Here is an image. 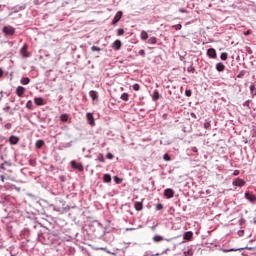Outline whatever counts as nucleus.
Here are the masks:
<instances>
[{"instance_id":"nucleus-1","label":"nucleus","mask_w":256,"mask_h":256,"mask_svg":"<svg viewBox=\"0 0 256 256\" xmlns=\"http://www.w3.org/2000/svg\"><path fill=\"white\" fill-rule=\"evenodd\" d=\"M70 165H71L72 169H76L77 171H80V172L83 171V169H84L83 164H81L75 160H72L70 162Z\"/></svg>"},{"instance_id":"nucleus-2","label":"nucleus","mask_w":256,"mask_h":256,"mask_svg":"<svg viewBox=\"0 0 256 256\" xmlns=\"http://www.w3.org/2000/svg\"><path fill=\"white\" fill-rule=\"evenodd\" d=\"M245 199L250 201V203H256V195L253 192H245Z\"/></svg>"},{"instance_id":"nucleus-3","label":"nucleus","mask_w":256,"mask_h":256,"mask_svg":"<svg viewBox=\"0 0 256 256\" xmlns=\"http://www.w3.org/2000/svg\"><path fill=\"white\" fill-rule=\"evenodd\" d=\"M2 31L5 35H15V28L13 26H5Z\"/></svg>"},{"instance_id":"nucleus-4","label":"nucleus","mask_w":256,"mask_h":256,"mask_svg":"<svg viewBox=\"0 0 256 256\" xmlns=\"http://www.w3.org/2000/svg\"><path fill=\"white\" fill-rule=\"evenodd\" d=\"M245 180L241 179V178H236L233 182L232 185L234 187H245Z\"/></svg>"},{"instance_id":"nucleus-5","label":"nucleus","mask_w":256,"mask_h":256,"mask_svg":"<svg viewBox=\"0 0 256 256\" xmlns=\"http://www.w3.org/2000/svg\"><path fill=\"white\" fill-rule=\"evenodd\" d=\"M164 196L166 199H173V197H175V191L171 188H167L164 190Z\"/></svg>"},{"instance_id":"nucleus-6","label":"nucleus","mask_w":256,"mask_h":256,"mask_svg":"<svg viewBox=\"0 0 256 256\" xmlns=\"http://www.w3.org/2000/svg\"><path fill=\"white\" fill-rule=\"evenodd\" d=\"M122 17H123V12L118 11L112 20V25H117L121 21Z\"/></svg>"},{"instance_id":"nucleus-7","label":"nucleus","mask_w":256,"mask_h":256,"mask_svg":"<svg viewBox=\"0 0 256 256\" xmlns=\"http://www.w3.org/2000/svg\"><path fill=\"white\" fill-rule=\"evenodd\" d=\"M29 49V46L27 44H24V46L20 49V55L24 58H27L30 56L29 52L27 51Z\"/></svg>"},{"instance_id":"nucleus-8","label":"nucleus","mask_w":256,"mask_h":256,"mask_svg":"<svg viewBox=\"0 0 256 256\" xmlns=\"http://www.w3.org/2000/svg\"><path fill=\"white\" fill-rule=\"evenodd\" d=\"M123 47V43H121V40H116L112 43V48L114 51H119Z\"/></svg>"},{"instance_id":"nucleus-9","label":"nucleus","mask_w":256,"mask_h":256,"mask_svg":"<svg viewBox=\"0 0 256 256\" xmlns=\"http://www.w3.org/2000/svg\"><path fill=\"white\" fill-rule=\"evenodd\" d=\"M207 55L210 57V59H217V51L214 48L208 49Z\"/></svg>"},{"instance_id":"nucleus-10","label":"nucleus","mask_w":256,"mask_h":256,"mask_svg":"<svg viewBox=\"0 0 256 256\" xmlns=\"http://www.w3.org/2000/svg\"><path fill=\"white\" fill-rule=\"evenodd\" d=\"M86 119H87L89 125H91L92 127H95V118L93 117V115L91 113L88 112L86 114Z\"/></svg>"},{"instance_id":"nucleus-11","label":"nucleus","mask_w":256,"mask_h":256,"mask_svg":"<svg viewBox=\"0 0 256 256\" xmlns=\"http://www.w3.org/2000/svg\"><path fill=\"white\" fill-rule=\"evenodd\" d=\"M16 95H17L18 97H23V96L25 95V87H23V86H18V87L16 88Z\"/></svg>"},{"instance_id":"nucleus-12","label":"nucleus","mask_w":256,"mask_h":256,"mask_svg":"<svg viewBox=\"0 0 256 256\" xmlns=\"http://www.w3.org/2000/svg\"><path fill=\"white\" fill-rule=\"evenodd\" d=\"M34 103L38 106L45 105V100L41 97H36L34 98Z\"/></svg>"},{"instance_id":"nucleus-13","label":"nucleus","mask_w":256,"mask_h":256,"mask_svg":"<svg viewBox=\"0 0 256 256\" xmlns=\"http://www.w3.org/2000/svg\"><path fill=\"white\" fill-rule=\"evenodd\" d=\"M152 99L153 101H159V99H161V94H159V91L155 90L152 93Z\"/></svg>"},{"instance_id":"nucleus-14","label":"nucleus","mask_w":256,"mask_h":256,"mask_svg":"<svg viewBox=\"0 0 256 256\" xmlns=\"http://www.w3.org/2000/svg\"><path fill=\"white\" fill-rule=\"evenodd\" d=\"M140 39L142 41H147V39H149V34H147V31L142 30L141 34H140Z\"/></svg>"},{"instance_id":"nucleus-15","label":"nucleus","mask_w":256,"mask_h":256,"mask_svg":"<svg viewBox=\"0 0 256 256\" xmlns=\"http://www.w3.org/2000/svg\"><path fill=\"white\" fill-rule=\"evenodd\" d=\"M10 144L11 145H17V143H19V137L17 136H11L9 138Z\"/></svg>"},{"instance_id":"nucleus-16","label":"nucleus","mask_w":256,"mask_h":256,"mask_svg":"<svg viewBox=\"0 0 256 256\" xmlns=\"http://www.w3.org/2000/svg\"><path fill=\"white\" fill-rule=\"evenodd\" d=\"M89 96L91 97V99H92L93 101L97 100L98 97H99V95L97 94V91H94V90H91V91L89 92Z\"/></svg>"},{"instance_id":"nucleus-17","label":"nucleus","mask_w":256,"mask_h":256,"mask_svg":"<svg viewBox=\"0 0 256 256\" xmlns=\"http://www.w3.org/2000/svg\"><path fill=\"white\" fill-rule=\"evenodd\" d=\"M134 207L136 211H143V202H135Z\"/></svg>"},{"instance_id":"nucleus-18","label":"nucleus","mask_w":256,"mask_h":256,"mask_svg":"<svg viewBox=\"0 0 256 256\" xmlns=\"http://www.w3.org/2000/svg\"><path fill=\"white\" fill-rule=\"evenodd\" d=\"M216 70L219 72L225 71V64L219 62L216 64Z\"/></svg>"},{"instance_id":"nucleus-19","label":"nucleus","mask_w":256,"mask_h":256,"mask_svg":"<svg viewBox=\"0 0 256 256\" xmlns=\"http://www.w3.org/2000/svg\"><path fill=\"white\" fill-rule=\"evenodd\" d=\"M60 121L62 123H67V121H69V114H62V115H60Z\"/></svg>"},{"instance_id":"nucleus-20","label":"nucleus","mask_w":256,"mask_h":256,"mask_svg":"<svg viewBox=\"0 0 256 256\" xmlns=\"http://www.w3.org/2000/svg\"><path fill=\"white\" fill-rule=\"evenodd\" d=\"M20 83L22 85H29V83H31V79H29V77H23L21 80H20Z\"/></svg>"},{"instance_id":"nucleus-21","label":"nucleus","mask_w":256,"mask_h":256,"mask_svg":"<svg viewBox=\"0 0 256 256\" xmlns=\"http://www.w3.org/2000/svg\"><path fill=\"white\" fill-rule=\"evenodd\" d=\"M43 145H45V141H43V140H37L35 143L36 149H41V147H43Z\"/></svg>"},{"instance_id":"nucleus-22","label":"nucleus","mask_w":256,"mask_h":256,"mask_svg":"<svg viewBox=\"0 0 256 256\" xmlns=\"http://www.w3.org/2000/svg\"><path fill=\"white\" fill-rule=\"evenodd\" d=\"M103 181H104V183H111V175L110 174H105L103 176Z\"/></svg>"},{"instance_id":"nucleus-23","label":"nucleus","mask_w":256,"mask_h":256,"mask_svg":"<svg viewBox=\"0 0 256 256\" xmlns=\"http://www.w3.org/2000/svg\"><path fill=\"white\" fill-rule=\"evenodd\" d=\"M153 241L155 243H161V241H163V236L156 235L153 237Z\"/></svg>"},{"instance_id":"nucleus-24","label":"nucleus","mask_w":256,"mask_h":256,"mask_svg":"<svg viewBox=\"0 0 256 256\" xmlns=\"http://www.w3.org/2000/svg\"><path fill=\"white\" fill-rule=\"evenodd\" d=\"M148 43L150 45H156L157 44V38L155 36L149 38Z\"/></svg>"},{"instance_id":"nucleus-25","label":"nucleus","mask_w":256,"mask_h":256,"mask_svg":"<svg viewBox=\"0 0 256 256\" xmlns=\"http://www.w3.org/2000/svg\"><path fill=\"white\" fill-rule=\"evenodd\" d=\"M229 54L227 52L221 53L220 58L222 61H227Z\"/></svg>"},{"instance_id":"nucleus-26","label":"nucleus","mask_w":256,"mask_h":256,"mask_svg":"<svg viewBox=\"0 0 256 256\" xmlns=\"http://www.w3.org/2000/svg\"><path fill=\"white\" fill-rule=\"evenodd\" d=\"M120 99H122V101H129V94L123 93V94L120 96Z\"/></svg>"},{"instance_id":"nucleus-27","label":"nucleus","mask_w":256,"mask_h":256,"mask_svg":"<svg viewBox=\"0 0 256 256\" xmlns=\"http://www.w3.org/2000/svg\"><path fill=\"white\" fill-rule=\"evenodd\" d=\"M97 159L100 163H105V156L102 153L98 154Z\"/></svg>"},{"instance_id":"nucleus-28","label":"nucleus","mask_w":256,"mask_h":256,"mask_svg":"<svg viewBox=\"0 0 256 256\" xmlns=\"http://www.w3.org/2000/svg\"><path fill=\"white\" fill-rule=\"evenodd\" d=\"M191 237H193V232H186L185 234H184V239H191Z\"/></svg>"},{"instance_id":"nucleus-29","label":"nucleus","mask_w":256,"mask_h":256,"mask_svg":"<svg viewBox=\"0 0 256 256\" xmlns=\"http://www.w3.org/2000/svg\"><path fill=\"white\" fill-rule=\"evenodd\" d=\"M117 35H118V37H121V35H125V30L123 28H119L117 30Z\"/></svg>"},{"instance_id":"nucleus-30","label":"nucleus","mask_w":256,"mask_h":256,"mask_svg":"<svg viewBox=\"0 0 256 256\" xmlns=\"http://www.w3.org/2000/svg\"><path fill=\"white\" fill-rule=\"evenodd\" d=\"M173 29H175L176 31H181V29H183V26L181 24H176L174 26H172Z\"/></svg>"},{"instance_id":"nucleus-31","label":"nucleus","mask_w":256,"mask_h":256,"mask_svg":"<svg viewBox=\"0 0 256 256\" xmlns=\"http://www.w3.org/2000/svg\"><path fill=\"white\" fill-rule=\"evenodd\" d=\"M245 76V70H242L239 72V74L237 75L238 79H242Z\"/></svg>"},{"instance_id":"nucleus-32","label":"nucleus","mask_w":256,"mask_h":256,"mask_svg":"<svg viewBox=\"0 0 256 256\" xmlns=\"http://www.w3.org/2000/svg\"><path fill=\"white\" fill-rule=\"evenodd\" d=\"M132 89H133L134 91H139V89H141V86H140L139 84H134V85L132 86Z\"/></svg>"},{"instance_id":"nucleus-33","label":"nucleus","mask_w":256,"mask_h":256,"mask_svg":"<svg viewBox=\"0 0 256 256\" xmlns=\"http://www.w3.org/2000/svg\"><path fill=\"white\" fill-rule=\"evenodd\" d=\"M163 159H164V161H170L171 156H169V154H164Z\"/></svg>"},{"instance_id":"nucleus-34","label":"nucleus","mask_w":256,"mask_h":256,"mask_svg":"<svg viewBox=\"0 0 256 256\" xmlns=\"http://www.w3.org/2000/svg\"><path fill=\"white\" fill-rule=\"evenodd\" d=\"M192 94H193V92H191V90H186L185 91L186 97H191Z\"/></svg>"},{"instance_id":"nucleus-35","label":"nucleus","mask_w":256,"mask_h":256,"mask_svg":"<svg viewBox=\"0 0 256 256\" xmlns=\"http://www.w3.org/2000/svg\"><path fill=\"white\" fill-rule=\"evenodd\" d=\"M33 103L31 102V100H29L27 103H26V107L27 109H31Z\"/></svg>"},{"instance_id":"nucleus-36","label":"nucleus","mask_w":256,"mask_h":256,"mask_svg":"<svg viewBox=\"0 0 256 256\" xmlns=\"http://www.w3.org/2000/svg\"><path fill=\"white\" fill-rule=\"evenodd\" d=\"M91 51H101V49L98 46H92Z\"/></svg>"},{"instance_id":"nucleus-37","label":"nucleus","mask_w":256,"mask_h":256,"mask_svg":"<svg viewBox=\"0 0 256 256\" xmlns=\"http://www.w3.org/2000/svg\"><path fill=\"white\" fill-rule=\"evenodd\" d=\"M5 165H11V164H9L8 162H5V163L1 164L0 169H2L3 171H5Z\"/></svg>"},{"instance_id":"nucleus-38","label":"nucleus","mask_w":256,"mask_h":256,"mask_svg":"<svg viewBox=\"0 0 256 256\" xmlns=\"http://www.w3.org/2000/svg\"><path fill=\"white\" fill-rule=\"evenodd\" d=\"M161 209H163V205L162 204H157L156 205V210L161 211Z\"/></svg>"},{"instance_id":"nucleus-39","label":"nucleus","mask_w":256,"mask_h":256,"mask_svg":"<svg viewBox=\"0 0 256 256\" xmlns=\"http://www.w3.org/2000/svg\"><path fill=\"white\" fill-rule=\"evenodd\" d=\"M106 157L108 159H113V157H115L111 152L107 153Z\"/></svg>"},{"instance_id":"nucleus-40","label":"nucleus","mask_w":256,"mask_h":256,"mask_svg":"<svg viewBox=\"0 0 256 256\" xmlns=\"http://www.w3.org/2000/svg\"><path fill=\"white\" fill-rule=\"evenodd\" d=\"M138 54L141 55V57H145V50H140Z\"/></svg>"},{"instance_id":"nucleus-41","label":"nucleus","mask_w":256,"mask_h":256,"mask_svg":"<svg viewBox=\"0 0 256 256\" xmlns=\"http://www.w3.org/2000/svg\"><path fill=\"white\" fill-rule=\"evenodd\" d=\"M114 181H116V183H118V184H119V183H121L120 178H119V177H117V176H115V177H114Z\"/></svg>"},{"instance_id":"nucleus-42","label":"nucleus","mask_w":256,"mask_h":256,"mask_svg":"<svg viewBox=\"0 0 256 256\" xmlns=\"http://www.w3.org/2000/svg\"><path fill=\"white\" fill-rule=\"evenodd\" d=\"M254 89H255V84L250 85V91H251V93H253Z\"/></svg>"},{"instance_id":"nucleus-43","label":"nucleus","mask_w":256,"mask_h":256,"mask_svg":"<svg viewBox=\"0 0 256 256\" xmlns=\"http://www.w3.org/2000/svg\"><path fill=\"white\" fill-rule=\"evenodd\" d=\"M239 173H240L239 170H235V171L233 172V175H234L235 177H237V175H239Z\"/></svg>"},{"instance_id":"nucleus-44","label":"nucleus","mask_w":256,"mask_h":256,"mask_svg":"<svg viewBox=\"0 0 256 256\" xmlns=\"http://www.w3.org/2000/svg\"><path fill=\"white\" fill-rule=\"evenodd\" d=\"M244 35L247 37V35H251V30H247L246 32H244Z\"/></svg>"},{"instance_id":"nucleus-45","label":"nucleus","mask_w":256,"mask_h":256,"mask_svg":"<svg viewBox=\"0 0 256 256\" xmlns=\"http://www.w3.org/2000/svg\"><path fill=\"white\" fill-rule=\"evenodd\" d=\"M0 179H1L2 183H5V176L1 175Z\"/></svg>"},{"instance_id":"nucleus-46","label":"nucleus","mask_w":256,"mask_h":256,"mask_svg":"<svg viewBox=\"0 0 256 256\" xmlns=\"http://www.w3.org/2000/svg\"><path fill=\"white\" fill-rule=\"evenodd\" d=\"M192 151H193V153H197V151H198L197 147H192Z\"/></svg>"},{"instance_id":"nucleus-47","label":"nucleus","mask_w":256,"mask_h":256,"mask_svg":"<svg viewBox=\"0 0 256 256\" xmlns=\"http://www.w3.org/2000/svg\"><path fill=\"white\" fill-rule=\"evenodd\" d=\"M179 12H180V13H187V10H185V9H180Z\"/></svg>"},{"instance_id":"nucleus-48","label":"nucleus","mask_w":256,"mask_h":256,"mask_svg":"<svg viewBox=\"0 0 256 256\" xmlns=\"http://www.w3.org/2000/svg\"><path fill=\"white\" fill-rule=\"evenodd\" d=\"M5 127H6L7 129H11V124H6Z\"/></svg>"},{"instance_id":"nucleus-49","label":"nucleus","mask_w":256,"mask_h":256,"mask_svg":"<svg viewBox=\"0 0 256 256\" xmlns=\"http://www.w3.org/2000/svg\"><path fill=\"white\" fill-rule=\"evenodd\" d=\"M0 77H3V70L0 69Z\"/></svg>"},{"instance_id":"nucleus-50","label":"nucleus","mask_w":256,"mask_h":256,"mask_svg":"<svg viewBox=\"0 0 256 256\" xmlns=\"http://www.w3.org/2000/svg\"><path fill=\"white\" fill-rule=\"evenodd\" d=\"M245 249H248V251H252L253 248L246 247Z\"/></svg>"},{"instance_id":"nucleus-51","label":"nucleus","mask_w":256,"mask_h":256,"mask_svg":"<svg viewBox=\"0 0 256 256\" xmlns=\"http://www.w3.org/2000/svg\"><path fill=\"white\" fill-rule=\"evenodd\" d=\"M237 251H243V248H238Z\"/></svg>"},{"instance_id":"nucleus-52","label":"nucleus","mask_w":256,"mask_h":256,"mask_svg":"<svg viewBox=\"0 0 256 256\" xmlns=\"http://www.w3.org/2000/svg\"><path fill=\"white\" fill-rule=\"evenodd\" d=\"M191 116H192V117H195V113H191Z\"/></svg>"},{"instance_id":"nucleus-53","label":"nucleus","mask_w":256,"mask_h":256,"mask_svg":"<svg viewBox=\"0 0 256 256\" xmlns=\"http://www.w3.org/2000/svg\"><path fill=\"white\" fill-rule=\"evenodd\" d=\"M205 128H207L208 127V125L207 124H205V126H204Z\"/></svg>"},{"instance_id":"nucleus-54","label":"nucleus","mask_w":256,"mask_h":256,"mask_svg":"<svg viewBox=\"0 0 256 256\" xmlns=\"http://www.w3.org/2000/svg\"><path fill=\"white\" fill-rule=\"evenodd\" d=\"M152 229L155 230V226H153Z\"/></svg>"}]
</instances>
